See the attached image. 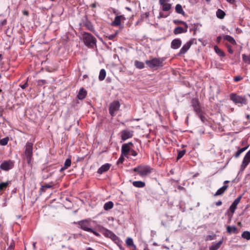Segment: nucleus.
I'll use <instances>...</instances> for the list:
<instances>
[{"label":"nucleus","mask_w":250,"mask_h":250,"mask_svg":"<svg viewBox=\"0 0 250 250\" xmlns=\"http://www.w3.org/2000/svg\"><path fill=\"white\" fill-rule=\"evenodd\" d=\"M132 170L138 172L140 176L144 177L151 173L153 168L148 165H140L134 168Z\"/></svg>","instance_id":"1"},{"label":"nucleus","mask_w":250,"mask_h":250,"mask_svg":"<svg viewBox=\"0 0 250 250\" xmlns=\"http://www.w3.org/2000/svg\"><path fill=\"white\" fill-rule=\"evenodd\" d=\"M84 44L89 48L96 46V39L90 33L84 32L83 35Z\"/></svg>","instance_id":"2"},{"label":"nucleus","mask_w":250,"mask_h":250,"mask_svg":"<svg viewBox=\"0 0 250 250\" xmlns=\"http://www.w3.org/2000/svg\"><path fill=\"white\" fill-rule=\"evenodd\" d=\"M164 61L165 59L164 58H154L151 60L146 61V63L151 69H157L158 67L164 66Z\"/></svg>","instance_id":"3"},{"label":"nucleus","mask_w":250,"mask_h":250,"mask_svg":"<svg viewBox=\"0 0 250 250\" xmlns=\"http://www.w3.org/2000/svg\"><path fill=\"white\" fill-rule=\"evenodd\" d=\"M229 98L235 104H240V106L248 104V100L245 96H241L235 93H231L229 95Z\"/></svg>","instance_id":"4"},{"label":"nucleus","mask_w":250,"mask_h":250,"mask_svg":"<svg viewBox=\"0 0 250 250\" xmlns=\"http://www.w3.org/2000/svg\"><path fill=\"white\" fill-rule=\"evenodd\" d=\"M33 143L27 142L24 151V155L26 157L27 162L31 166H32L33 164Z\"/></svg>","instance_id":"5"},{"label":"nucleus","mask_w":250,"mask_h":250,"mask_svg":"<svg viewBox=\"0 0 250 250\" xmlns=\"http://www.w3.org/2000/svg\"><path fill=\"white\" fill-rule=\"evenodd\" d=\"M75 224L79 225L81 229L83 230L89 232L91 231L90 222L88 220H83L80 221Z\"/></svg>","instance_id":"6"},{"label":"nucleus","mask_w":250,"mask_h":250,"mask_svg":"<svg viewBox=\"0 0 250 250\" xmlns=\"http://www.w3.org/2000/svg\"><path fill=\"white\" fill-rule=\"evenodd\" d=\"M120 107V104L119 101H115L110 104L109 111L111 116H114L116 112L119 110Z\"/></svg>","instance_id":"7"},{"label":"nucleus","mask_w":250,"mask_h":250,"mask_svg":"<svg viewBox=\"0 0 250 250\" xmlns=\"http://www.w3.org/2000/svg\"><path fill=\"white\" fill-rule=\"evenodd\" d=\"M133 146V144L132 142H129L128 143L123 144L121 148L122 155L128 158V155L131 150V148Z\"/></svg>","instance_id":"8"},{"label":"nucleus","mask_w":250,"mask_h":250,"mask_svg":"<svg viewBox=\"0 0 250 250\" xmlns=\"http://www.w3.org/2000/svg\"><path fill=\"white\" fill-rule=\"evenodd\" d=\"M14 162L12 160L3 161L0 165V168L3 170L8 171L13 168Z\"/></svg>","instance_id":"9"},{"label":"nucleus","mask_w":250,"mask_h":250,"mask_svg":"<svg viewBox=\"0 0 250 250\" xmlns=\"http://www.w3.org/2000/svg\"><path fill=\"white\" fill-rule=\"evenodd\" d=\"M250 163V150L245 155L242 164L240 166V170L241 171H243L246 167L248 166V165Z\"/></svg>","instance_id":"10"},{"label":"nucleus","mask_w":250,"mask_h":250,"mask_svg":"<svg viewBox=\"0 0 250 250\" xmlns=\"http://www.w3.org/2000/svg\"><path fill=\"white\" fill-rule=\"evenodd\" d=\"M134 131L129 129H124L121 132V137L123 141L131 138L133 136Z\"/></svg>","instance_id":"11"},{"label":"nucleus","mask_w":250,"mask_h":250,"mask_svg":"<svg viewBox=\"0 0 250 250\" xmlns=\"http://www.w3.org/2000/svg\"><path fill=\"white\" fill-rule=\"evenodd\" d=\"M242 198V196L239 195L237 197L236 199H235V200L233 202L230 206L229 209L232 214L234 213V211L237 208V206L238 204L240 202Z\"/></svg>","instance_id":"12"},{"label":"nucleus","mask_w":250,"mask_h":250,"mask_svg":"<svg viewBox=\"0 0 250 250\" xmlns=\"http://www.w3.org/2000/svg\"><path fill=\"white\" fill-rule=\"evenodd\" d=\"M193 41L190 40L187 42L185 44L183 45V46L180 49L179 55H183L185 54L187 51L190 48L191 45L193 44Z\"/></svg>","instance_id":"13"},{"label":"nucleus","mask_w":250,"mask_h":250,"mask_svg":"<svg viewBox=\"0 0 250 250\" xmlns=\"http://www.w3.org/2000/svg\"><path fill=\"white\" fill-rule=\"evenodd\" d=\"M191 104L194 111L197 113H200L201 110L198 100L196 98L193 99L191 101Z\"/></svg>","instance_id":"14"},{"label":"nucleus","mask_w":250,"mask_h":250,"mask_svg":"<svg viewBox=\"0 0 250 250\" xmlns=\"http://www.w3.org/2000/svg\"><path fill=\"white\" fill-rule=\"evenodd\" d=\"M125 18L124 15L117 16L115 17L114 21H112L111 25L114 26H119L122 21L125 20Z\"/></svg>","instance_id":"15"},{"label":"nucleus","mask_w":250,"mask_h":250,"mask_svg":"<svg viewBox=\"0 0 250 250\" xmlns=\"http://www.w3.org/2000/svg\"><path fill=\"white\" fill-rule=\"evenodd\" d=\"M99 228L100 232L106 237L110 238L114 233L111 230L102 226H100Z\"/></svg>","instance_id":"16"},{"label":"nucleus","mask_w":250,"mask_h":250,"mask_svg":"<svg viewBox=\"0 0 250 250\" xmlns=\"http://www.w3.org/2000/svg\"><path fill=\"white\" fill-rule=\"evenodd\" d=\"M182 42L179 39H175L172 41L171 42V48L173 49L179 48L181 45Z\"/></svg>","instance_id":"17"},{"label":"nucleus","mask_w":250,"mask_h":250,"mask_svg":"<svg viewBox=\"0 0 250 250\" xmlns=\"http://www.w3.org/2000/svg\"><path fill=\"white\" fill-rule=\"evenodd\" d=\"M110 164H105L103 166H102L98 169V171H97V172L99 173V174H102L104 172H106V171H107L110 167Z\"/></svg>","instance_id":"18"},{"label":"nucleus","mask_w":250,"mask_h":250,"mask_svg":"<svg viewBox=\"0 0 250 250\" xmlns=\"http://www.w3.org/2000/svg\"><path fill=\"white\" fill-rule=\"evenodd\" d=\"M228 186L224 185L219 189H218L215 193L214 194V196H217L219 195H221L224 194V193L226 191V190L228 189Z\"/></svg>","instance_id":"19"},{"label":"nucleus","mask_w":250,"mask_h":250,"mask_svg":"<svg viewBox=\"0 0 250 250\" xmlns=\"http://www.w3.org/2000/svg\"><path fill=\"white\" fill-rule=\"evenodd\" d=\"M188 31V28H183L182 27L178 26L176 27L173 31V33L175 35H178L183 33H186Z\"/></svg>","instance_id":"20"},{"label":"nucleus","mask_w":250,"mask_h":250,"mask_svg":"<svg viewBox=\"0 0 250 250\" xmlns=\"http://www.w3.org/2000/svg\"><path fill=\"white\" fill-rule=\"evenodd\" d=\"M86 94V91L84 88H82L80 90L77 97L80 100H83L85 98Z\"/></svg>","instance_id":"21"},{"label":"nucleus","mask_w":250,"mask_h":250,"mask_svg":"<svg viewBox=\"0 0 250 250\" xmlns=\"http://www.w3.org/2000/svg\"><path fill=\"white\" fill-rule=\"evenodd\" d=\"M223 243V239L219 241L218 243H213L209 248V250H217Z\"/></svg>","instance_id":"22"},{"label":"nucleus","mask_w":250,"mask_h":250,"mask_svg":"<svg viewBox=\"0 0 250 250\" xmlns=\"http://www.w3.org/2000/svg\"><path fill=\"white\" fill-rule=\"evenodd\" d=\"M224 39L229 42L232 45H236V42L234 38L229 35H225Z\"/></svg>","instance_id":"23"},{"label":"nucleus","mask_w":250,"mask_h":250,"mask_svg":"<svg viewBox=\"0 0 250 250\" xmlns=\"http://www.w3.org/2000/svg\"><path fill=\"white\" fill-rule=\"evenodd\" d=\"M133 186L136 188H142L145 187V183L141 181H134L132 183Z\"/></svg>","instance_id":"24"},{"label":"nucleus","mask_w":250,"mask_h":250,"mask_svg":"<svg viewBox=\"0 0 250 250\" xmlns=\"http://www.w3.org/2000/svg\"><path fill=\"white\" fill-rule=\"evenodd\" d=\"M175 11L176 13L182 14L183 16L185 15V12L184 11L182 5L180 4H176L175 6Z\"/></svg>","instance_id":"25"},{"label":"nucleus","mask_w":250,"mask_h":250,"mask_svg":"<svg viewBox=\"0 0 250 250\" xmlns=\"http://www.w3.org/2000/svg\"><path fill=\"white\" fill-rule=\"evenodd\" d=\"M216 15L218 18L223 19L225 17L226 13L224 11L220 9H218L216 11Z\"/></svg>","instance_id":"26"},{"label":"nucleus","mask_w":250,"mask_h":250,"mask_svg":"<svg viewBox=\"0 0 250 250\" xmlns=\"http://www.w3.org/2000/svg\"><path fill=\"white\" fill-rule=\"evenodd\" d=\"M114 204L112 201H109L104 204V208L105 210H108L113 207Z\"/></svg>","instance_id":"27"},{"label":"nucleus","mask_w":250,"mask_h":250,"mask_svg":"<svg viewBox=\"0 0 250 250\" xmlns=\"http://www.w3.org/2000/svg\"><path fill=\"white\" fill-rule=\"evenodd\" d=\"M242 58L244 63L250 64V54L246 55L243 54L242 55Z\"/></svg>","instance_id":"28"},{"label":"nucleus","mask_w":250,"mask_h":250,"mask_svg":"<svg viewBox=\"0 0 250 250\" xmlns=\"http://www.w3.org/2000/svg\"><path fill=\"white\" fill-rule=\"evenodd\" d=\"M106 76V71L104 69H102L99 73V79L100 81H103Z\"/></svg>","instance_id":"29"},{"label":"nucleus","mask_w":250,"mask_h":250,"mask_svg":"<svg viewBox=\"0 0 250 250\" xmlns=\"http://www.w3.org/2000/svg\"><path fill=\"white\" fill-rule=\"evenodd\" d=\"M214 49L215 52L220 57H225V54L224 52L220 48L218 47L217 46L215 45L214 47Z\"/></svg>","instance_id":"30"},{"label":"nucleus","mask_w":250,"mask_h":250,"mask_svg":"<svg viewBox=\"0 0 250 250\" xmlns=\"http://www.w3.org/2000/svg\"><path fill=\"white\" fill-rule=\"evenodd\" d=\"M227 232L229 233H236L237 230V228L235 226H229L227 228Z\"/></svg>","instance_id":"31"},{"label":"nucleus","mask_w":250,"mask_h":250,"mask_svg":"<svg viewBox=\"0 0 250 250\" xmlns=\"http://www.w3.org/2000/svg\"><path fill=\"white\" fill-rule=\"evenodd\" d=\"M125 242L128 246H132L134 247V250L136 249V247L134 245L133 239L131 238H127Z\"/></svg>","instance_id":"32"},{"label":"nucleus","mask_w":250,"mask_h":250,"mask_svg":"<svg viewBox=\"0 0 250 250\" xmlns=\"http://www.w3.org/2000/svg\"><path fill=\"white\" fill-rule=\"evenodd\" d=\"M10 182H2L0 183V191H4L8 186Z\"/></svg>","instance_id":"33"},{"label":"nucleus","mask_w":250,"mask_h":250,"mask_svg":"<svg viewBox=\"0 0 250 250\" xmlns=\"http://www.w3.org/2000/svg\"><path fill=\"white\" fill-rule=\"evenodd\" d=\"M248 147H243V148H240L239 149H238L235 153L234 154V157L235 158H238L239 157V156L240 155V154L243 153L244 151H245L247 149Z\"/></svg>","instance_id":"34"},{"label":"nucleus","mask_w":250,"mask_h":250,"mask_svg":"<svg viewBox=\"0 0 250 250\" xmlns=\"http://www.w3.org/2000/svg\"><path fill=\"white\" fill-rule=\"evenodd\" d=\"M134 65L138 69H143L145 67L144 63L138 61H135Z\"/></svg>","instance_id":"35"},{"label":"nucleus","mask_w":250,"mask_h":250,"mask_svg":"<svg viewBox=\"0 0 250 250\" xmlns=\"http://www.w3.org/2000/svg\"><path fill=\"white\" fill-rule=\"evenodd\" d=\"M163 11H168L171 8V4L168 2L161 5Z\"/></svg>","instance_id":"36"},{"label":"nucleus","mask_w":250,"mask_h":250,"mask_svg":"<svg viewBox=\"0 0 250 250\" xmlns=\"http://www.w3.org/2000/svg\"><path fill=\"white\" fill-rule=\"evenodd\" d=\"M242 237L247 240H249L250 239V232L248 231H244L242 234Z\"/></svg>","instance_id":"37"},{"label":"nucleus","mask_w":250,"mask_h":250,"mask_svg":"<svg viewBox=\"0 0 250 250\" xmlns=\"http://www.w3.org/2000/svg\"><path fill=\"white\" fill-rule=\"evenodd\" d=\"M84 25L89 31H93L94 30V27L90 22L87 21Z\"/></svg>","instance_id":"38"},{"label":"nucleus","mask_w":250,"mask_h":250,"mask_svg":"<svg viewBox=\"0 0 250 250\" xmlns=\"http://www.w3.org/2000/svg\"><path fill=\"white\" fill-rule=\"evenodd\" d=\"M173 22L175 24H183L186 28H188V25L187 23L184 21L180 20H174Z\"/></svg>","instance_id":"39"},{"label":"nucleus","mask_w":250,"mask_h":250,"mask_svg":"<svg viewBox=\"0 0 250 250\" xmlns=\"http://www.w3.org/2000/svg\"><path fill=\"white\" fill-rule=\"evenodd\" d=\"M9 141V138L6 137L0 140V145L1 146H6Z\"/></svg>","instance_id":"40"},{"label":"nucleus","mask_w":250,"mask_h":250,"mask_svg":"<svg viewBox=\"0 0 250 250\" xmlns=\"http://www.w3.org/2000/svg\"><path fill=\"white\" fill-rule=\"evenodd\" d=\"M71 164V160L70 159L68 158L66 159L64 164V168H68L70 166Z\"/></svg>","instance_id":"41"},{"label":"nucleus","mask_w":250,"mask_h":250,"mask_svg":"<svg viewBox=\"0 0 250 250\" xmlns=\"http://www.w3.org/2000/svg\"><path fill=\"white\" fill-rule=\"evenodd\" d=\"M110 239L116 244H118L120 242L119 237L114 233L112 235Z\"/></svg>","instance_id":"42"},{"label":"nucleus","mask_w":250,"mask_h":250,"mask_svg":"<svg viewBox=\"0 0 250 250\" xmlns=\"http://www.w3.org/2000/svg\"><path fill=\"white\" fill-rule=\"evenodd\" d=\"M185 153H186V150H183L179 151L178 156L177 157V159L179 160V159H181L184 155Z\"/></svg>","instance_id":"43"},{"label":"nucleus","mask_w":250,"mask_h":250,"mask_svg":"<svg viewBox=\"0 0 250 250\" xmlns=\"http://www.w3.org/2000/svg\"><path fill=\"white\" fill-rule=\"evenodd\" d=\"M44 188H51L54 186V184L53 182H50L48 184H45V185H43Z\"/></svg>","instance_id":"44"},{"label":"nucleus","mask_w":250,"mask_h":250,"mask_svg":"<svg viewBox=\"0 0 250 250\" xmlns=\"http://www.w3.org/2000/svg\"><path fill=\"white\" fill-rule=\"evenodd\" d=\"M243 79V77L241 76H237L234 77L233 80L235 82H238Z\"/></svg>","instance_id":"45"},{"label":"nucleus","mask_w":250,"mask_h":250,"mask_svg":"<svg viewBox=\"0 0 250 250\" xmlns=\"http://www.w3.org/2000/svg\"><path fill=\"white\" fill-rule=\"evenodd\" d=\"M215 237V235H209L207 236L206 240V241L212 240L214 239Z\"/></svg>","instance_id":"46"},{"label":"nucleus","mask_w":250,"mask_h":250,"mask_svg":"<svg viewBox=\"0 0 250 250\" xmlns=\"http://www.w3.org/2000/svg\"><path fill=\"white\" fill-rule=\"evenodd\" d=\"M168 15H165L163 12H160L159 13V15L158 17L159 19L163 18H166Z\"/></svg>","instance_id":"47"},{"label":"nucleus","mask_w":250,"mask_h":250,"mask_svg":"<svg viewBox=\"0 0 250 250\" xmlns=\"http://www.w3.org/2000/svg\"><path fill=\"white\" fill-rule=\"evenodd\" d=\"M227 48H228V52H229L230 54H233V52H234V51H233V50L231 49V46H230V45H228V44H227Z\"/></svg>","instance_id":"48"},{"label":"nucleus","mask_w":250,"mask_h":250,"mask_svg":"<svg viewBox=\"0 0 250 250\" xmlns=\"http://www.w3.org/2000/svg\"><path fill=\"white\" fill-rule=\"evenodd\" d=\"M170 0H159V4L162 5L169 2Z\"/></svg>","instance_id":"49"},{"label":"nucleus","mask_w":250,"mask_h":250,"mask_svg":"<svg viewBox=\"0 0 250 250\" xmlns=\"http://www.w3.org/2000/svg\"><path fill=\"white\" fill-rule=\"evenodd\" d=\"M129 152H130L131 155L133 156H136L138 154L137 152L136 151L131 149Z\"/></svg>","instance_id":"50"},{"label":"nucleus","mask_w":250,"mask_h":250,"mask_svg":"<svg viewBox=\"0 0 250 250\" xmlns=\"http://www.w3.org/2000/svg\"><path fill=\"white\" fill-rule=\"evenodd\" d=\"M124 156H121L119 159H118V162H117V163L118 164H120V163H123V162H124L125 159L124 158Z\"/></svg>","instance_id":"51"},{"label":"nucleus","mask_w":250,"mask_h":250,"mask_svg":"<svg viewBox=\"0 0 250 250\" xmlns=\"http://www.w3.org/2000/svg\"><path fill=\"white\" fill-rule=\"evenodd\" d=\"M90 232L93 233L95 235L98 237H100V234L97 232V231L94 230L92 229H91V231H89Z\"/></svg>","instance_id":"52"},{"label":"nucleus","mask_w":250,"mask_h":250,"mask_svg":"<svg viewBox=\"0 0 250 250\" xmlns=\"http://www.w3.org/2000/svg\"><path fill=\"white\" fill-rule=\"evenodd\" d=\"M28 83H27V81H26V83H25L23 84H22V85H20V87H21L22 89H25V88H26V87L28 86Z\"/></svg>","instance_id":"53"},{"label":"nucleus","mask_w":250,"mask_h":250,"mask_svg":"<svg viewBox=\"0 0 250 250\" xmlns=\"http://www.w3.org/2000/svg\"><path fill=\"white\" fill-rule=\"evenodd\" d=\"M38 83L39 85L44 84L46 83V81L44 80H40L38 81Z\"/></svg>","instance_id":"54"},{"label":"nucleus","mask_w":250,"mask_h":250,"mask_svg":"<svg viewBox=\"0 0 250 250\" xmlns=\"http://www.w3.org/2000/svg\"><path fill=\"white\" fill-rule=\"evenodd\" d=\"M45 192V188H44L43 185L41 186V188L40 189V194H42V193Z\"/></svg>","instance_id":"55"},{"label":"nucleus","mask_w":250,"mask_h":250,"mask_svg":"<svg viewBox=\"0 0 250 250\" xmlns=\"http://www.w3.org/2000/svg\"><path fill=\"white\" fill-rule=\"evenodd\" d=\"M149 13L146 12L142 16V17L147 18L149 17Z\"/></svg>","instance_id":"56"},{"label":"nucleus","mask_w":250,"mask_h":250,"mask_svg":"<svg viewBox=\"0 0 250 250\" xmlns=\"http://www.w3.org/2000/svg\"><path fill=\"white\" fill-rule=\"evenodd\" d=\"M215 204L217 206H221L222 205V202L221 201L219 200V201L215 202Z\"/></svg>","instance_id":"57"},{"label":"nucleus","mask_w":250,"mask_h":250,"mask_svg":"<svg viewBox=\"0 0 250 250\" xmlns=\"http://www.w3.org/2000/svg\"><path fill=\"white\" fill-rule=\"evenodd\" d=\"M115 34H112V35H110L109 37H108V39L109 40H113V39L115 38Z\"/></svg>","instance_id":"58"},{"label":"nucleus","mask_w":250,"mask_h":250,"mask_svg":"<svg viewBox=\"0 0 250 250\" xmlns=\"http://www.w3.org/2000/svg\"><path fill=\"white\" fill-rule=\"evenodd\" d=\"M144 250H150L148 248V246L146 244L145 246H144V248L143 249Z\"/></svg>","instance_id":"59"},{"label":"nucleus","mask_w":250,"mask_h":250,"mask_svg":"<svg viewBox=\"0 0 250 250\" xmlns=\"http://www.w3.org/2000/svg\"><path fill=\"white\" fill-rule=\"evenodd\" d=\"M96 6H97V4L96 3H92L91 5V7L92 8H95V7H96Z\"/></svg>","instance_id":"60"},{"label":"nucleus","mask_w":250,"mask_h":250,"mask_svg":"<svg viewBox=\"0 0 250 250\" xmlns=\"http://www.w3.org/2000/svg\"><path fill=\"white\" fill-rule=\"evenodd\" d=\"M221 40V36H218L217 38V41L218 42H220V41Z\"/></svg>","instance_id":"61"},{"label":"nucleus","mask_w":250,"mask_h":250,"mask_svg":"<svg viewBox=\"0 0 250 250\" xmlns=\"http://www.w3.org/2000/svg\"><path fill=\"white\" fill-rule=\"evenodd\" d=\"M226 0L230 3H233L235 1V0Z\"/></svg>","instance_id":"62"},{"label":"nucleus","mask_w":250,"mask_h":250,"mask_svg":"<svg viewBox=\"0 0 250 250\" xmlns=\"http://www.w3.org/2000/svg\"><path fill=\"white\" fill-rule=\"evenodd\" d=\"M246 118L247 120H250V115H249V114L247 115Z\"/></svg>","instance_id":"63"},{"label":"nucleus","mask_w":250,"mask_h":250,"mask_svg":"<svg viewBox=\"0 0 250 250\" xmlns=\"http://www.w3.org/2000/svg\"><path fill=\"white\" fill-rule=\"evenodd\" d=\"M23 13L25 15H27V16L28 15V12L26 11H23Z\"/></svg>","instance_id":"64"}]
</instances>
